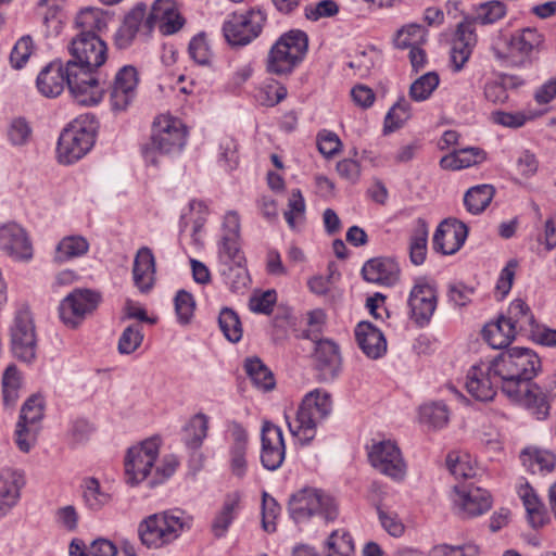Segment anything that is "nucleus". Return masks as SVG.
I'll return each instance as SVG.
<instances>
[{"instance_id":"nucleus-22","label":"nucleus","mask_w":556,"mask_h":556,"mask_svg":"<svg viewBox=\"0 0 556 556\" xmlns=\"http://www.w3.org/2000/svg\"><path fill=\"white\" fill-rule=\"evenodd\" d=\"M313 361L320 381L333 380L341 369L339 346L328 339L317 341Z\"/></svg>"},{"instance_id":"nucleus-58","label":"nucleus","mask_w":556,"mask_h":556,"mask_svg":"<svg viewBox=\"0 0 556 556\" xmlns=\"http://www.w3.org/2000/svg\"><path fill=\"white\" fill-rule=\"evenodd\" d=\"M238 144L231 137H224L219 143L218 162L226 170H232L238 165Z\"/></svg>"},{"instance_id":"nucleus-48","label":"nucleus","mask_w":556,"mask_h":556,"mask_svg":"<svg viewBox=\"0 0 556 556\" xmlns=\"http://www.w3.org/2000/svg\"><path fill=\"white\" fill-rule=\"evenodd\" d=\"M426 41V30L422 26L412 24L401 28L394 38V43L400 49H412Z\"/></svg>"},{"instance_id":"nucleus-61","label":"nucleus","mask_w":556,"mask_h":556,"mask_svg":"<svg viewBox=\"0 0 556 556\" xmlns=\"http://www.w3.org/2000/svg\"><path fill=\"white\" fill-rule=\"evenodd\" d=\"M280 507L276 500L267 493L262 497V527L266 532L276 530L275 519L279 514Z\"/></svg>"},{"instance_id":"nucleus-64","label":"nucleus","mask_w":556,"mask_h":556,"mask_svg":"<svg viewBox=\"0 0 556 556\" xmlns=\"http://www.w3.org/2000/svg\"><path fill=\"white\" fill-rule=\"evenodd\" d=\"M479 547L469 543L462 546L442 544L433 547L431 556H478Z\"/></svg>"},{"instance_id":"nucleus-19","label":"nucleus","mask_w":556,"mask_h":556,"mask_svg":"<svg viewBox=\"0 0 556 556\" xmlns=\"http://www.w3.org/2000/svg\"><path fill=\"white\" fill-rule=\"evenodd\" d=\"M0 250L17 261L33 257V244L26 230L14 222L0 226Z\"/></svg>"},{"instance_id":"nucleus-31","label":"nucleus","mask_w":556,"mask_h":556,"mask_svg":"<svg viewBox=\"0 0 556 556\" xmlns=\"http://www.w3.org/2000/svg\"><path fill=\"white\" fill-rule=\"evenodd\" d=\"M473 16H465L462 22L475 24L492 25L503 20L507 14V5L500 0H488L472 7Z\"/></svg>"},{"instance_id":"nucleus-9","label":"nucleus","mask_w":556,"mask_h":556,"mask_svg":"<svg viewBox=\"0 0 556 556\" xmlns=\"http://www.w3.org/2000/svg\"><path fill=\"white\" fill-rule=\"evenodd\" d=\"M466 390L478 401L494 399L497 389L503 391V379L495 370V359L482 361L470 367L466 376Z\"/></svg>"},{"instance_id":"nucleus-27","label":"nucleus","mask_w":556,"mask_h":556,"mask_svg":"<svg viewBox=\"0 0 556 556\" xmlns=\"http://www.w3.org/2000/svg\"><path fill=\"white\" fill-rule=\"evenodd\" d=\"M355 337L358 346L369 358L377 359L387 352L383 333L369 321H361L356 326Z\"/></svg>"},{"instance_id":"nucleus-50","label":"nucleus","mask_w":556,"mask_h":556,"mask_svg":"<svg viewBox=\"0 0 556 556\" xmlns=\"http://www.w3.org/2000/svg\"><path fill=\"white\" fill-rule=\"evenodd\" d=\"M446 466L456 479H469L476 476V468L471 465L468 455L450 453L446 457Z\"/></svg>"},{"instance_id":"nucleus-47","label":"nucleus","mask_w":556,"mask_h":556,"mask_svg":"<svg viewBox=\"0 0 556 556\" xmlns=\"http://www.w3.org/2000/svg\"><path fill=\"white\" fill-rule=\"evenodd\" d=\"M439 83V75L435 72H428L410 85L409 97L414 101H425L437 89Z\"/></svg>"},{"instance_id":"nucleus-59","label":"nucleus","mask_w":556,"mask_h":556,"mask_svg":"<svg viewBox=\"0 0 556 556\" xmlns=\"http://www.w3.org/2000/svg\"><path fill=\"white\" fill-rule=\"evenodd\" d=\"M194 307L193 296L189 292L185 290L177 292L175 296V311L180 324L187 325L190 321Z\"/></svg>"},{"instance_id":"nucleus-3","label":"nucleus","mask_w":556,"mask_h":556,"mask_svg":"<svg viewBox=\"0 0 556 556\" xmlns=\"http://www.w3.org/2000/svg\"><path fill=\"white\" fill-rule=\"evenodd\" d=\"M193 518L179 509L153 514L138 526L141 543L148 548H162L176 541L192 527Z\"/></svg>"},{"instance_id":"nucleus-43","label":"nucleus","mask_w":556,"mask_h":556,"mask_svg":"<svg viewBox=\"0 0 556 556\" xmlns=\"http://www.w3.org/2000/svg\"><path fill=\"white\" fill-rule=\"evenodd\" d=\"M542 41L541 35L531 28H526L515 33L509 40V50L511 53L529 55L534 48Z\"/></svg>"},{"instance_id":"nucleus-18","label":"nucleus","mask_w":556,"mask_h":556,"mask_svg":"<svg viewBox=\"0 0 556 556\" xmlns=\"http://www.w3.org/2000/svg\"><path fill=\"white\" fill-rule=\"evenodd\" d=\"M454 503L462 518H473L486 513L492 505L490 493L473 484L455 485Z\"/></svg>"},{"instance_id":"nucleus-45","label":"nucleus","mask_w":556,"mask_h":556,"mask_svg":"<svg viewBox=\"0 0 556 556\" xmlns=\"http://www.w3.org/2000/svg\"><path fill=\"white\" fill-rule=\"evenodd\" d=\"M410 104L401 98L388 112L384 118L383 130L386 134L401 128L410 118Z\"/></svg>"},{"instance_id":"nucleus-37","label":"nucleus","mask_w":556,"mask_h":556,"mask_svg":"<svg viewBox=\"0 0 556 556\" xmlns=\"http://www.w3.org/2000/svg\"><path fill=\"white\" fill-rule=\"evenodd\" d=\"M244 369L254 387L258 390L266 392L275 388L274 374L258 357L247 358Z\"/></svg>"},{"instance_id":"nucleus-33","label":"nucleus","mask_w":556,"mask_h":556,"mask_svg":"<svg viewBox=\"0 0 556 556\" xmlns=\"http://www.w3.org/2000/svg\"><path fill=\"white\" fill-rule=\"evenodd\" d=\"M146 16V5H136L124 18L123 25L119 27L115 35V45L119 49H125L130 46L135 39Z\"/></svg>"},{"instance_id":"nucleus-25","label":"nucleus","mask_w":556,"mask_h":556,"mask_svg":"<svg viewBox=\"0 0 556 556\" xmlns=\"http://www.w3.org/2000/svg\"><path fill=\"white\" fill-rule=\"evenodd\" d=\"M366 281L382 286H393L400 277V267L391 257H374L368 260L362 268Z\"/></svg>"},{"instance_id":"nucleus-60","label":"nucleus","mask_w":556,"mask_h":556,"mask_svg":"<svg viewBox=\"0 0 556 556\" xmlns=\"http://www.w3.org/2000/svg\"><path fill=\"white\" fill-rule=\"evenodd\" d=\"M33 52V39L30 36H23L13 47L10 54L12 67L20 70L28 61Z\"/></svg>"},{"instance_id":"nucleus-28","label":"nucleus","mask_w":556,"mask_h":556,"mask_svg":"<svg viewBox=\"0 0 556 556\" xmlns=\"http://www.w3.org/2000/svg\"><path fill=\"white\" fill-rule=\"evenodd\" d=\"M66 79V65L62 62H51L46 65L37 76L36 85L39 92L47 98H54L64 90Z\"/></svg>"},{"instance_id":"nucleus-56","label":"nucleus","mask_w":556,"mask_h":556,"mask_svg":"<svg viewBox=\"0 0 556 556\" xmlns=\"http://www.w3.org/2000/svg\"><path fill=\"white\" fill-rule=\"evenodd\" d=\"M142 340V327L130 325L123 331L118 340V352L121 354H131L140 346Z\"/></svg>"},{"instance_id":"nucleus-30","label":"nucleus","mask_w":556,"mask_h":556,"mask_svg":"<svg viewBox=\"0 0 556 556\" xmlns=\"http://www.w3.org/2000/svg\"><path fill=\"white\" fill-rule=\"evenodd\" d=\"M23 485L24 478L22 473L13 470L0 472V517L16 505Z\"/></svg>"},{"instance_id":"nucleus-1","label":"nucleus","mask_w":556,"mask_h":556,"mask_svg":"<svg viewBox=\"0 0 556 556\" xmlns=\"http://www.w3.org/2000/svg\"><path fill=\"white\" fill-rule=\"evenodd\" d=\"M68 52L66 79L73 99L81 105L98 104L105 92L104 80L98 74L106 61L105 42L96 33L79 31L72 38Z\"/></svg>"},{"instance_id":"nucleus-46","label":"nucleus","mask_w":556,"mask_h":556,"mask_svg":"<svg viewBox=\"0 0 556 556\" xmlns=\"http://www.w3.org/2000/svg\"><path fill=\"white\" fill-rule=\"evenodd\" d=\"M218 324L225 338L230 342H238L242 338V326L239 316L231 308L225 307L218 316Z\"/></svg>"},{"instance_id":"nucleus-4","label":"nucleus","mask_w":556,"mask_h":556,"mask_svg":"<svg viewBox=\"0 0 556 556\" xmlns=\"http://www.w3.org/2000/svg\"><path fill=\"white\" fill-rule=\"evenodd\" d=\"M187 130L182 122L170 115L157 116L152 125L150 141L142 148L147 163L159 164L160 155L179 152L186 143Z\"/></svg>"},{"instance_id":"nucleus-34","label":"nucleus","mask_w":556,"mask_h":556,"mask_svg":"<svg viewBox=\"0 0 556 556\" xmlns=\"http://www.w3.org/2000/svg\"><path fill=\"white\" fill-rule=\"evenodd\" d=\"M505 320L510 324L516 332H526L529 336L538 325L530 307L520 299H516L510 303Z\"/></svg>"},{"instance_id":"nucleus-17","label":"nucleus","mask_w":556,"mask_h":556,"mask_svg":"<svg viewBox=\"0 0 556 556\" xmlns=\"http://www.w3.org/2000/svg\"><path fill=\"white\" fill-rule=\"evenodd\" d=\"M139 76L131 65L121 67L108 87L110 105L114 112L126 111L137 97Z\"/></svg>"},{"instance_id":"nucleus-38","label":"nucleus","mask_w":556,"mask_h":556,"mask_svg":"<svg viewBox=\"0 0 556 556\" xmlns=\"http://www.w3.org/2000/svg\"><path fill=\"white\" fill-rule=\"evenodd\" d=\"M522 465L533 473L536 472H551L556 465V457L548 451L528 447L520 454Z\"/></svg>"},{"instance_id":"nucleus-53","label":"nucleus","mask_w":556,"mask_h":556,"mask_svg":"<svg viewBox=\"0 0 556 556\" xmlns=\"http://www.w3.org/2000/svg\"><path fill=\"white\" fill-rule=\"evenodd\" d=\"M428 230L426 224L420 222L419 228L415 231L410 240L409 256L415 265H421L427 254Z\"/></svg>"},{"instance_id":"nucleus-2","label":"nucleus","mask_w":556,"mask_h":556,"mask_svg":"<svg viewBox=\"0 0 556 556\" xmlns=\"http://www.w3.org/2000/svg\"><path fill=\"white\" fill-rule=\"evenodd\" d=\"M494 359L496 374L503 379V393L526 406L538 420L546 419L551 408L546 394L531 382L541 369L539 356L530 349L513 348Z\"/></svg>"},{"instance_id":"nucleus-12","label":"nucleus","mask_w":556,"mask_h":556,"mask_svg":"<svg viewBox=\"0 0 556 556\" xmlns=\"http://www.w3.org/2000/svg\"><path fill=\"white\" fill-rule=\"evenodd\" d=\"M159 440L154 438L128 450L125 458V477L128 484L136 485L147 479L159 456Z\"/></svg>"},{"instance_id":"nucleus-52","label":"nucleus","mask_w":556,"mask_h":556,"mask_svg":"<svg viewBox=\"0 0 556 556\" xmlns=\"http://www.w3.org/2000/svg\"><path fill=\"white\" fill-rule=\"evenodd\" d=\"M76 25L81 28L80 31L101 30L106 27V20L102 11L87 8L81 10L76 17Z\"/></svg>"},{"instance_id":"nucleus-21","label":"nucleus","mask_w":556,"mask_h":556,"mask_svg":"<svg viewBox=\"0 0 556 556\" xmlns=\"http://www.w3.org/2000/svg\"><path fill=\"white\" fill-rule=\"evenodd\" d=\"M468 235L467 226L457 219H445L438 226L432 247L444 255L456 253L464 244Z\"/></svg>"},{"instance_id":"nucleus-57","label":"nucleus","mask_w":556,"mask_h":556,"mask_svg":"<svg viewBox=\"0 0 556 556\" xmlns=\"http://www.w3.org/2000/svg\"><path fill=\"white\" fill-rule=\"evenodd\" d=\"M188 51L192 60L200 65H208L213 56L204 34H199L191 39Z\"/></svg>"},{"instance_id":"nucleus-11","label":"nucleus","mask_w":556,"mask_h":556,"mask_svg":"<svg viewBox=\"0 0 556 556\" xmlns=\"http://www.w3.org/2000/svg\"><path fill=\"white\" fill-rule=\"evenodd\" d=\"M100 293L90 289H75L66 295L60 306V318L68 328H77L100 304Z\"/></svg>"},{"instance_id":"nucleus-32","label":"nucleus","mask_w":556,"mask_h":556,"mask_svg":"<svg viewBox=\"0 0 556 556\" xmlns=\"http://www.w3.org/2000/svg\"><path fill=\"white\" fill-rule=\"evenodd\" d=\"M486 159V153L480 148H464L455 150L451 154L444 155L440 160V166L443 169L458 170L482 163Z\"/></svg>"},{"instance_id":"nucleus-13","label":"nucleus","mask_w":556,"mask_h":556,"mask_svg":"<svg viewBox=\"0 0 556 556\" xmlns=\"http://www.w3.org/2000/svg\"><path fill=\"white\" fill-rule=\"evenodd\" d=\"M92 130L87 129L79 121L65 128L59 138L58 157L62 164H72L83 157L93 146Z\"/></svg>"},{"instance_id":"nucleus-51","label":"nucleus","mask_w":556,"mask_h":556,"mask_svg":"<svg viewBox=\"0 0 556 556\" xmlns=\"http://www.w3.org/2000/svg\"><path fill=\"white\" fill-rule=\"evenodd\" d=\"M84 500L90 509L99 510L110 502L111 496L101 491L97 479L89 478L85 481Z\"/></svg>"},{"instance_id":"nucleus-26","label":"nucleus","mask_w":556,"mask_h":556,"mask_svg":"<svg viewBox=\"0 0 556 556\" xmlns=\"http://www.w3.org/2000/svg\"><path fill=\"white\" fill-rule=\"evenodd\" d=\"M231 445L229 447V466L231 473L242 479L248 470L247 451H248V432L238 422L230 426Z\"/></svg>"},{"instance_id":"nucleus-23","label":"nucleus","mask_w":556,"mask_h":556,"mask_svg":"<svg viewBox=\"0 0 556 556\" xmlns=\"http://www.w3.org/2000/svg\"><path fill=\"white\" fill-rule=\"evenodd\" d=\"M478 41L476 27L470 22H460L455 31L451 48V64L455 72H459L468 62Z\"/></svg>"},{"instance_id":"nucleus-40","label":"nucleus","mask_w":556,"mask_h":556,"mask_svg":"<svg viewBox=\"0 0 556 556\" xmlns=\"http://www.w3.org/2000/svg\"><path fill=\"white\" fill-rule=\"evenodd\" d=\"M495 193L492 185H478L467 190L464 195V204L471 214L482 213L491 203Z\"/></svg>"},{"instance_id":"nucleus-49","label":"nucleus","mask_w":556,"mask_h":556,"mask_svg":"<svg viewBox=\"0 0 556 556\" xmlns=\"http://www.w3.org/2000/svg\"><path fill=\"white\" fill-rule=\"evenodd\" d=\"M327 556H352L354 554L352 536L345 531H333L327 541Z\"/></svg>"},{"instance_id":"nucleus-7","label":"nucleus","mask_w":556,"mask_h":556,"mask_svg":"<svg viewBox=\"0 0 556 556\" xmlns=\"http://www.w3.org/2000/svg\"><path fill=\"white\" fill-rule=\"evenodd\" d=\"M289 514L296 522H305L313 516H321L325 520H334L338 506L332 496L321 490L304 488L294 493L289 500Z\"/></svg>"},{"instance_id":"nucleus-42","label":"nucleus","mask_w":556,"mask_h":556,"mask_svg":"<svg viewBox=\"0 0 556 556\" xmlns=\"http://www.w3.org/2000/svg\"><path fill=\"white\" fill-rule=\"evenodd\" d=\"M208 420L204 414L194 415L184 428V441L190 448L201 446L207 434Z\"/></svg>"},{"instance_id":"nucleus-16","label":"nucleus","mask_w":556,"mask_h":556,"mask_svg":"<svg viewBox=\"0 0 556 556\" xmlns=\"http://www.w3.org/2000/svg\"><path fill=\"white\" fill-rule=\"evenodd\" d=\"M407 305L409 317L416 325H428L438 305L435 286L424 279L417 280L409 292Z\"/></svg>"},{"instance_id":"nucleus-5","label":"nucleus","mask_w":556,"mask_h":556,"mask_svg":"<svg viewBox=\"0 0 556 556\" xmlns=\"http://www.w3.org/2000/svg\"><path fill=\"white\" fill-rule=\"evenodd\" d=\"M332 402L329 393L318 389L309 392L298 409L294 424L287 420L290 432L302 444H308L315 437L317 424L330 414Z\"/></svg>"},{"instance_id":"nucleus-6","label":"nucleus","mask_w":556,"mask_h":556,"mask_svg":"<svg viewBox=\"0 0 556 556\" xmlns=\"http://www.w3.org/2000/svg\"><path fill=\"white\" fill-rule=\"evenodd\" d=\"M307 50V36L301 30L282 35L269 50L267 72L275 75L290 74L303 60Z\"/></svg>"},{"instance_id":"nucleus-39","label":"nucleus","mask_w":556,"mask_h":556,"mask_svg":"<svg viewBox=\"0 0 556 556\" xmlns=\"http://www.w3.org/2000/svg\"><path fill=\"white\" fill-rule=\"evenodd\" d=\"M238 507V495L228 496L225 500L220 510L216 514L212 521L211 530L215 538L220 539L227 533L230 525L236 518Z\"/></svg>"},{"instance_id":"nucleus-20","label":"nucleus","mask_w":556,"mask_h":556,"mask_svg":"<svg viewBox=\"0 0 556 556\" xmlns=\"http://www.w3.org/2000/svg\"><path fill=\"white\" fill-rule=\"evenodd\" d=\"M261 440L262 465L268 470L278 469L282 465L286 456L282 430L270 421H264Z\"/></svg>"},{"instance_id":"nucleus-44","label":"nucleus","mask_w":556,"mask_h":556,"mask_svg":"<svg viewBox=\"0 0 556 556\" xmlns=\"http://www.w3.org/2000/svg\"><path fill=\"white\" fill-rule=\"evenodd\" d=\"M420 421L433 429L444 427L448 421V409L444 403L434 402L420 406Z\"/></svg>"},{"instance_id":"nucleus-55","label":"nucleus","mask_w":556,"mask_h":556,"mask_svg":"<svg viewBox=\"0 0 556 556\" xmlns=\"http://www.w3.org/2000/svg\"><path fill=\"white\" fill-rule=\"evenodd\" d=\"M223 275L233 292L242 291L250 282L249 273L244 264L226 266V268L223 269Z\"/></svg>"},{"instance_id":"nucleus-29","label":"nucleus","mask_w":556,"mask_h":556,"mask_svg":"<svg viewBox=\"0 0 556 556\" xmlns=\"http://www.w3.org/2000/svg\"><path fill=\"white\" fill-rule=\"evenodd\" d=\"M155 260L150 248L142 247L134 260L132 276L135 286L141 292H148L154 283Z\"/></svg>"},{"instance_id":"nucleus-10","label":"nucleus","mask_w":556,"mask_h":556,"mask_svg":"<svg viewBox=\"0 0 556 556\" xmlns=\"http://www.w3.org/2000/svg\"><path fill=\"white\" fill-rule=\"evenodd\" d=\"M266 16L260 10L233 14L223 26L224 36L232 47H243L260 36Z\"/></svg>"},{"instance_id":"nucleus-35","label":"nucleus","mask_w":556,"mask_h":556,"mask_svg":"<svg viewBox=\"0 0 556 556\" xmlns=\"http://www.w3.org/2000/svg\"><path fill=\"white\" fill-rule=\"evenodd\" d=\"M89 250L88 240L79 235L66 236L56 245L53 261L62 264L85 255Z\"/></svg>"},{"instance_id":"nucleus-24","label":"nucleus","mask_w":556,"mask_h":556,"mask_svg":"<svg viewBox=\"0 0 556 556\" xmlns=\"http://www.w3.org/2000/svg\"><path fill=\"white\" fill-rule=\"evenodd\" d=\"M227 232L224 235L219 249V258L225 266L235 264H244L245 257L240 250L239 238V217L236 213H228L225 219Z\"/></svg>"},{"instance_id":"nucleus-8","label":"nucleus","mask_w":556,"mask_h":556,"mask_svg":"<svg viewBox=\"0 0 556 556\" xmlns=\"http://www.w3.org/2000/svg\"><path fill=\"white\" fill-rule=\"evenodd\" d=\"M11 350L13 355L24 363L36 358L37 337L30 312L21 308L10 328Z\"/></svg>"},{"instance_id":"nucleus-41","label":"nucleus","mask_w":556,"mask_h":556,"mask_svg":"<svg viewBox=\"0 0 556 556\" xmlns=\"http://www.w3.org/2000/svg\"><path fill=\"white\" fill-rule=\"evenodd\" d=\"M519 495L523 502L530 525L533 528L542 527L545 520V510L533 489L529 485L522 486Z\"/></svg>"},{"instance_id":"nucleus-62","label":"nucleus","mask_w":556,"mask_h":556,"mask_svg":"<svg viewBox=\"0 0 556 556\" xmlns=\"http://www.w3.org/2000/svg\"><path fill=\"white\" fill-rule=\"evenodd\" d=\"M31 136V128L23 117L14 118L8 128V138L14 146H24Z\"/></svg>"},{"instance_id":"nucleus-36","label":"nucleus","mask_w":556,"mask_h":556,"mask_svg":"<svg viewBox=\"0 0 556 556\" xmlns=\"http://www.w3.org/2000/svg\"><path fill=\"white\" fill-rule=\"evenodd\" d=\"M482 333L493 349H504L509 345L517 332L505 320V316H500L496 323L486 325Z\"/></svg>"},{"instance_id":"nucleus-14","label":"nucleus","mask_w":556,"mask_h":556,"mask_svg":"<svg viewBox=\"0 0 556 556\" xmlns=\"http://www.w3.org/2000/svg\"><path fill=\"white\" fill-rule=\"evenodd\" d=\"M370 465L380 473L395 480H403L406 475V464L397 445L390 441L374 443L368 452Z\"/></svg>"},{"instance_id":"nucleus-63","label":"nucleus","mask_w":556,"mask_h":556,"mask_svg":"<svg viewBox=\"0 0 556 556\" xmlns=\"http://www.w3.org/2000/svg\"><path fill=\"white\" fill-rule=\"evenodd\" d=\"M304 11L306 18L318 21L319 18L334 16L339 12V7L333 0H321L305 7Z\"/></svg>"},{"instance_id":"nucleus-15","label":"nucleus","mask_w":556,"mask_h":556,"mask_svg":"<svg viewBox=\"0 0 556 556\" xmlns=\"http://www.w3.org/2000/svg\"><path fill=\"white\" fill-rule=\"evenodd\" d=\"M43 417L41 396L31 395L22 406L16 426V444L22 452H29L39 431V422Z\"/></svg>"},{"instance_id":"nucleus-54","label":"nucleus","mask_w":556,"mask_h":556,"mask_svg":"<svg viewBox=\"0 0 556 556\" xmlns=\"http://www.w3.org/2000/svg\"><path fill=\"white\" fill-rule=\"evenodd\" d=\"M304 198L299 189H294L288 201V210L283 214L289 227L294 229L298 222L304 220Z\"/></svg>"}]
</instances>
